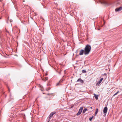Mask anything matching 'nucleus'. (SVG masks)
I'll use <instances>...</instances> for the list:
<instances>
[{
  "label": "nucleus",
  "mask_w": 122,
  "mask_h": 122,
  "mask_svg": "<svg viewBox=\"0 0 122 122\" xmlns=\"http://www.w3.org/2000/svg\"><path fill=\"white\" fill-rule=\"evenodd\" d=\"M77 81V82H80L81 83H84L83 81L80 78L78 79Z\"/></svg>",
  "instance_id": "8"
},
{
  "label": "nucleus",
  "mask_w": 122,
  "mask_h": 122,
  "mask_svg": "<svg viewBox=\"0 0 122 122\" xmlns=\"http://www.w3.org/2000/svg\"><path fill=\"white\" fill-rule=\"evenodd\" d=\"M107 110L108 108L107 107H105L103 111L104 114H105L106 115L107 112Z\"/></svg>",
  "instance_id": "3"
},
{
  "label": "nucleus",
  "mask_w": 122,
  "mask_h": 122,
  "mask_svg": "<svg viewBox=\"0 0 122 122\" xmlns=\"http://www.w3.org/2000/svg\"><path fill=\"white\" fill-rule=\"evenodd\" d=\"M122 10V7H121L119 8H117L115 9V11L116 12Z\"/></svg>",
  "instance_id": "6"
},
{
  "label": "nucleus",
  "mask_w": 122,
  "mask_h": 122,
  "mask_svg": "<svg viewBox=\"0 0 122 122\" xmlns=\"http://www.w3.org/2000/svg\"><path fill=\"white\" fill-rule=\"evenodd\" d=\"M8 90H9V92H10V89H8Z\"/></svg>",
  "instance_id": "22"
},
{
  "label": "nucleus",
  "mask_w": 122,
  "mask_h": 122,
  "mask_svg": "<svg viewBox=\"0 0 122 122\" xmlns=\"http://www.w3.org/2000/svg\"><path fill=\"white\" fill-rule=\"evenodd\" d=\"M62 82V81H61V80H60L59 82L58 83H57V84L56 85H60L61 84H60V83Z\"/></svg>",
  "instance_id": "12"
},
{
  "label": "nucleus",
  "mask_w": 122,
  "mask_h": 122,
  "mask_svg": "<svg viewBox=\"0 0 122 122\" xmlns=\"http://www.w3.org/2000/svg\"><path fill=\"white\" fill-rule=\"evenodd\" d=\"M90 108L91 109H92V107H90Z\"/></svg>",
  "instance_id": "21"
},
{
  "label": "nucleus",
  "mask_w": 122,
  "mask_h": 122,
  "mask_svg": "<svg viewBox=\"0 0 122 122\" xmlns=\"http://www.w3.org/2000/svg\"><path fill=\"white\" fill-rule=\"evenodd\" d=\"M47 95H52V94H48Z\"/></svg>",
  "instance_id": "18"
},
{
  "label": "nucleus",
  "mask_w": 122,
  "mask_h": 122,
  "mask_svg": "<svg viewBox=\"0 0 122 122\" xmlns=\"http://www.w3.org/2000/svg\"><path fill=\"white\" fill-rule=\"evenodd\" d=\"M48 79V78L47 77H46L45 78H43L42 80L44 81H47Z\"/></svg>",
  "instance_id": "9"
},
{
  "label": "nucleus",
  "mask_w": 122,
  "mask_h": 122,
  "mask_svg": "<svg viewBox=\"0 0 122 122\" xmlns=\"http://www.w3.org/2000/svg\"><path fill=\"white\" fill-rule=\"evenodd\" d=\"M94 96L96 100H97L98 99V95H96L95 94H94Z\"/></svg>",
  "instance_id": "10"
},
{
  "label": "nucleus",
  "mask_w": 122,
  "mask_h": 122,
  "mask_svg": "<svg viewBox=\"0 0 122 122\" xmlns=\"http://www.w3.org/2000/svg\"><path fill=\"white\" fill-rule=\"evenodd\" d=\"M103 3L106 5H108L109 4L108 2L106 1H103Z\"/></svg>",
  "instance_id": "11"
},
{
  "label": "nucleus",
  "mask_w": 122,
  "mask_h": 122,
  "mask_svg": "<svg viewBox=\"0 0 122 122\" xmlns=\"http://www.w3.org/2000/svg\"><path fill=\"white\" fill-rule=\"evenodd\" d=\"M82 72L83 73H85L86 72V71L85 70H83L82 71Z\"/></svg>",
  "instance_id": "17"
},
{
  "label": "nucleus",
  "mask_w": 122,
  "mask_h": 122,
  "mask_svg": "<svg viewBox=\"0 0 122 122\" xmlns=\"http://www.w3.org/2000/svg\"><path fill=\"white\" fill-rule=\"evenodd\" d=\"M6 31L8 33H9V32L8 31H7V30L6 29Z\"/></svg>",
  "instance_id": "20"
},
{
  "label": "nucleus",
  "mask_w": 122,
  "mask_h": 122,
  "mask_svg": "<svg viewBox=\"0 0 122 122\" xmlns=\"http://www.w3.org/2000/svg\"><path fill=\"white\" fill-rule=\"evenodd\" d=\"M120 92V91H117V92L116 93H115L114 95H113V97L115 96V95H117L118 93L119 92Z\"/></svg>",
  "instance_id": "15"
},
{
  "label": "nucleus",
  "mask_w": 122,
  "mask_h": 122,
  "mask_svg": "<svg viewBox=\"0 0 122 122\" xmlns=\"http://www.w3.org/2000/svg\"><path fill=\"white\" fill-rule=\"evenodd\" d=\"M83 107H81L80 108L78 112L77 113L76 115L77 116L79 115L81 113L82 110H83Z\"/></svg>",
  "instance_id": "2"
},
{
  "label": "nucleus",
  "mask_w": 122,
  "mask_h": 122,
  "mask_svg": "<svg viewBox=\"0 0 122 122\" xmlns=\"http://www.w3.org/2000/svg\"><path fill=\"white\" fill-rule=\"evenodd\" d=\"M91 49V46L87 44L85 46L84 50V54L85 55H88Z\"/></svg>",
  "instance_id": "1"
},
{
  "label": "nucleus",
  "mask_w": 122,
  "mask_h": 122,
  "mask_svg": "<svg viewBox=\"0 0 122 122\" xmlns=\"http://www.w3.org/2000/svg\"><path fill=\"white\" fill-rule=\"evenodd\" d=\"M104 75H107V74L106 73H104Z\"/></svg>",
  "instance_id": "19"
},
{
  "label": "nucleus",
  "mask_w": 122,
  "mask_h": 122,
  "mask_svg": "<svg viewBox=\"0 0 122 122\" xmlns=\"http://www.w3.org/2000/svg\"><path fill=\"white\" fill-rule=\"evenodd\" d=\"M103 79V78H101L100 80L97 83L96 85L97 86L99 85V84L102 81Z\"/></svg>",
  "instance_id": "5"
},
{
  "label": "nucleus",
  "mask_w": 122,
  "mask_h": 122,
  "mask_svg": "<svg viewBox=\"0 0 122 122\" xmlns=\"http://www.w3.org/2000/svg\"><path fill=\"white\" fill-rule=\"evenodd\" d=\"M84 53V50L83 49L81 50L80 51L79 55H82Z\"/></svg>",
  "instance_id": "7"
},
{
  "label": "nucleus",
  "mask_w": 122,
  "mask_h": 122,
  "mask_svg": "<svg viewBox=\"0 0 122 122\" xmlns=\"http://www.w3.org/2000/svg\"><path fill=\"white\" fill-rule=\"evenodd\" d=\"M93 116H92L91 117H90V118L89 119V120L90 121H91L92 120V119L93 118Z\"/></svg>",
  "instance_id": "16"
},
{
  "label": "nucleus",
  "mask_w": 122,
  "mask_h": 122,
  "mask_svg": "<svg viewBox=\"0 0 122 122\" xmlns=\"http://www.w3.org/2000/svg\"><path fill=\"white\" fill-rule=\"evenodd\" d=\"M56 113V112H51L50 115H49V118L51 119V118L53 116V115Z\"/></svg>",
  "instance_id": "4"
},
{
  "label": "nucleus",
  "mask_w": 122,
  "mask_h": 122,
  "mask_svg": "<svg viewBox=\"0 0 122 122\" xmlns=\"http://www.w3.org/2000/svg\"><path fill=\"white\" fill-rule=\"evenodd\" d=\"M98 112V108H97L96 109V111L95 113V115H96L97 114Z\"/></svg>",
  "instance_id": "13"
},
{
  "label": "nucleus",
  "mask_w": 122,
  "mask_h": 122,
  "mask_svg": "<svg viewBox=\"0 0 122 122\" xmlns=\"http://www.w3.org/2000/svg\"><path fill=\"white\" fill-rule=\"evenodd\" d=\"M87 110V109L86 108H85L83 111L82 112L83 113H85Z\"/></svg>",
  "instance_id": "14"
}]
</instances>
